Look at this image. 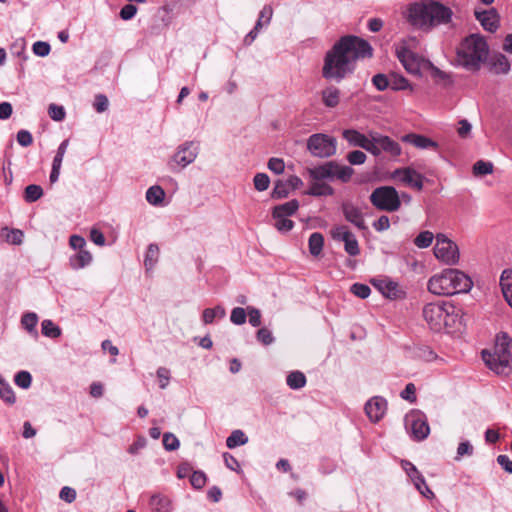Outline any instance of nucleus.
<instances>
[{"instance_id":"f257e3e1","label":"nucleus","mask_w":512,"mask_h":512,"mask_svg":"<svg viewBox=\"0 0 512 512\" xmlns=\"http://www.w3.org/2000/svg\"><path fill=\"white\" fill-rule=\"evenodd\" d=\"M372 55L373 48L368 41L354 35L343 36L326 52L322 76L339 83L354 73L359 59Z\"/></svg>"},{"instance_id":"f03ea898","label":"nucleus","mask_w":512,"mask_h":512,"mask_svg":"<svg viewBox=\"0 0 512 512\" xmlns=\"http://www.w3.org/2000/svg\"><path fill=\"white\" fill-rule=\"evenodd\" d=\"M453 16L452 10L434 0H425L410 4L405 13L407 21L422 31L429 32L433 28L448 24Z\"/></svg>"},{"instance_id":"7ed1b4c3","label":"nucleus","mask_w":512,"mask_h":512,"mask_svg":"<svg viewBox=\"0 0 512 512\" xmlns=\"http://www.w3.org/2000/svg\"><path fill=\"white\" fill-rule=\"evenodd\" d=\"M473 282L464 272L447 268L430 277L427 289L434 295L452 296L459 293H467L471 290Z\"/></svg>"},{"instance_id":"20e7f679","label":"nucleus","mask_w":512,"mask_h":512,"mask_svg":"<svg viewBox=\"0 0 512 512\" xmlns=\"http://www.w3.org/2000/svg\"><path fill=\"white\" fill-rule=\"evenodd\" d=\"M422 315L429 328L435 332L456 328L460 323L459 312L450 302H432L423 307Z\"/></svg>"},{"instance_id":"39448f33","label":"nucleus","mask_w":512,"mask_h":512,"mask_svg":"<svg viewBox=\"0 0 512 512\" xmlns=\"http://www.w3.org/2000/svg\"><path fill=\"white\" fill-rule=\"evenodd\" d=\"M485 364L498 375L509 376L512 373V339L505 332L496 337L494 352L482 351Z\"/></svg>"},{"instance_id":"423d86ee","label":"nucleus","mask_w":512,"mask_h":512,"mask_svg":"<svg viewBox=\"0 0 512 512\" xmlns=\"http://www.w3.org/2000/svg\"><path fill=\"white\" fill-rule=\"evenodd\" d=\"M488 52L489 47L484 37L471 34L461 42L457 49V60L466 69L478 71L481 63L487 59Z\"/></svg>"},{"instance_id":"0eeeda50","label":"nucleus","mask_w":512,"mask_h":512,"mask_svg":"<svg viewBox=\"0 0 512 512\" xmlns=\"http://www.w3.org/2000/svg\"><path fill=\"white\" fill-rule=\"evenodd\" d=\"M371 204L379 211L395 212L401 206L397 190L392 186L375 188L369 196Z\"/></svg>"},{"instance_id":"6e6552de","label":"nucleus","mask_w":512,"mask_h":512,"mask_svg":"<svg viewBox=\"0 0 512 512\" xmlns=\"http://www.w3.org/2000/svg\"><path fill=\"white\" fill-rule=\"evenodd\" d=\"M433 250L436 259L445 265L453 266L458 264L460 259L459 248L445 234L439 233L436 235V243Z\"/></svg>"},{"instance_id":"1a4fd4ad","label":"nucleus","mask_w":512,"mask_h":512,"mask_svg":"<svg viewBox=\"0 0 512 512\" xmlns=\"http://www.w3.org/2000/svg\"><path fill=\"white\" fill-rule=\"evenodd\" d=\"M307 149L315 157H330L336 153V139L323 133L313 134L307 140Z\"/></svg>"},{"instance_id":"9d476101","label":"nucleus","mask_w":512,"mask_h":512,"mask_svg":"<svg viewBox=\"0 0 512 512\" xmlns=\"http://www.w3.org/2000/svg\"><path fill=\"white\" fill-rule=\"evenodd\" d=\"M396 54L405 70L412 75H420L423 70L432 66L429 60L419 56L407 47L398 48Z\"/></svg>"},{"instance_id":"9b49d317","label":"nucleus","mask_w":512,"mask_h":512,"mask_svg":"<svg viewBox=\"0 0 512 512\" xmlns=\"http://www.w3.org/2000/svg\"><path fill=\"white\" fill-rule=\"evenodd\" d=\"M369 136L372 138V145L376 147L375 153H371L373 156L378 157L385 153L392 158H397L401 155L402 148L400 144L391 137L374 131H370Z\"/></svg>"},{"instance_id":"f8f14e48","label":"nucleus","mask_w":512,"mask_h":512,"mask_svg":"<svg viewBox=\"0 0 512 512\" xmlns=\"http://www.w3.org/2000/svg\"><path fill=\"white\" fill-rule=\"evenodd\" d=\"M331 236L336 241L344 242V249L350 256H357L360 248L355 235L345 225H339L331 230Z\"/></svg>"},{"instance_id":"ddd939ff","label":"nucleus","mask_w":512,"mask_h":512,"mask_svg":"<svg viewBox=\"0 0 512 512\" xmlns=\"http://www.w3.org/2000/svg\"><path fill=\"white\" fill-rule=\"evenodd\" d=\"M392 177L405 185L421 191L423 189L424 176L411 167L398 168L392 173Z\"/></svg>"},{"instance_id":"4468645a","label":"nucleus","mask_w":512,"mask_h":512,"mask_svg":"<svg viewBox=\"0 0 512 512\" xmlns=\"http://www.w3.org/2000/svg\"><path fill=\"white\" fill-rule=\"evenodd\" d=\"M198 146L193 142H185L180 145L173 155L172 161L178 166L184 168L191 164L197 157Z\"/></svg>"},{"instance_id":"2eb2a0df","label":"nucleus","mask_w":512,"mask_h":512,"mask_svg":"<svg viewBox=\"0 0 512 512\" xmlns=\"http://www.w3.org/2000/svg\"><path fill=\"white\" fill-rule=\"evenodd\" d=\"M343 137L350 145L360 147L369 153H375L376 147L372 145L373 141L369 135L366 136L354 129H347L343 131Z\"/></svg>"},{"instance_id":"dca6fc26","label":"nucleus","mask_w":512,"mask_h":512,"mask_svg":"<svg viewBox=\"0 0 512 512\" xmlns=\"http://www.w3.org/2000/svg\"><path fill=\"white\" fill-rule=\"evenodd\" d=\"M401 465L403 469L406 471L407 475L413 481L417 490L426 498H432L434 496L433 492L430 490L424 478L416 469V467L412 463L405 460H402Z\"/></svg>"},{"instance_id":"f3484780","label":"nucleus","mask_w":512,"mask_h":512,"mask_svg":"<svg viewBox=\"0 0 512 512\" xmlns=\"http://www.w3.org/2000/svg\"><path fill=\"white\" fill-rule=\"evenodd\" d=\"M387 411V401L383 397L374 396L365 404V413L374 422H379Z\"/></svg>"},{"instance_id":"a211bd4d","label":"nucleus","mask_w":512,"mask_h":512,"mask_svg":"<svg viewBox=\"0 0 512 512\" xmlns=\"http://www.w3.org/2000/svg\"><path fill=\"white\" fill-rule=\"evenodd\" d=\"M371 284L386 298H400L403 292L399 289L398 283L389 278H373Z\"/></svg>"},{"instance_id":"6ab92c4d","label":"nucleus","mask_w":512,"mask_h":512,"mask_svg":"<svg viewBox=\"0 0 512 512\" xmlns=\"http://www.w3.org/2000/svg\"><path fill=\"white\" fill-rule=\"evenodd\" d=\"M475 17L486 31L496 32L500 26V16L495 8L475 11Z\"/></svg>"},{"instance_id":"aec40b11","label":"nucleus","mask_w":512,"mask_h":512,"mask_svg":"<svg viewBox=\"0 0 512 512\" xmlns=\"http://www.w3.org/2000/svg\"><path fill=\"white\" fill-rule=\"evenodd\" d=\"M345 219L352 223L359 230H366L367 226L364 221V215L361 209L353 203L344 202L341 206Z\"/></svg>"},{"instance_id":"412c9836","label":"nucleus","mask_w":512,"mask_h":512,"mask_svg":"<svg viewBox=\"0 0 512 512\" xmlns=\"http://www.w3.org/2000/svg\"><path fill=\"white\" fill-rule=\"evenodd\" d=\"M341 91L334 85H329L321 91V100L325 107L335 108L339 105Z\"/></svg>"},{"instance_id":"4be33fe9","label":"nucleus","mask_w":512,"mask_h":512,"mask_svg":"<svg viewBox=\"0 0 512 512\" xmlns=\"http://www.w3.org/2000/svg\"><path fill=\"white\" fill-rule=\"evenodd\" d=\"M402 141L410 143L419 149H430V148L436 149V148H438V144L435 141H433L432 139H430L426 136L414 134V133H410V134L403 136Z\"/></svg>"},{"instance_id":"5701e85b","label":"nucleus","mask_w":512,"mask_h":512,"mask_svg":"<svg viewBox=\"0 0 512 512\" xmlns=\"http://www.w3.org/2000/svg\"><path fill=\"white\" fill-rule=\"evenodd\" d=\"M336 168L335 161H329L317 167L311 168L308 170L309 175L314 180H323V179H332L333 178V169Z\"/></svg>"},{"instance_id":"b1692460","label":"nucleus","mask_w":512,"mask_h":512,"mask_svg":"<svg viewBox=\"0 0 512 512\" xmlns=\"http://www.w3.org/2000/svg\"><path fill=\"white\" fill-rule=\"evenodd\" d=\"M430 432V427L426 419L418 416L411 422V435L416 440L425 439Z\"/></svg>"},{"instance_id":"393cba45","label":"nucleus","mask_w":512,"mask_h":512,"mask_svg":"<svg viewBox=\"0 0 512 512\" xmlns=\"http://www.w3.org/2000/svg\"><path fill=\"white\" fill-rule=\"evenodd\" d=\"M489 70L494 74H507L510 71V62L505 55L497 54L490 59Z\"/></svg>"},{"instance_id":"a878e982","label":"nucleus","mask_w":512,"mask_h":512,"mask_svg":"<svg viewBox=\"0 0 512 512\" xmlns=\"http://www.w3.org/2000/svg\"><path fill=\"white\" fill-rule=\"evenodd\" d=\"M92 262V255L88 250L77 251L69 258V265L74 270L82 269Z\"/></svg>"},{"instance_id":"bb28decb","label":"nucleus","mask_w":512,"mask_h":512,"mask_svg":"<svg viewBox=\"0 0 512 512\" xmlns=\"http://www.w3.org/2000/svg\"><path fill=\"white\" fill-rule=\"evenodd\" d=\"M299 208V202L292 199L284 204L275 206L272 211V217H289L296 213Z\"/></svg>"},{"instance_id":"cd10ccee","label":"nucleus","mask_w":512,"mask_h":512,"mask_svg":"<svg viewBox=\"0 0 512 512\" xmlns=\"http://www.w3.org/2000/svg\"><path fill=\"white\" fill-rule=\"evenodd\" d=\"M150 508L154 512H171L172 503L171 500L165 495H154L150 499Z\"/></svg>"},{"instance_id":"c85d7f7f","label":"nucleus","mask_w":512,"mask_h":512,"mask_svg":"<svg viewBox=\"0 0 512 512\" xmlns=\"http://www.w3.org/2000/svg\"><path fill=\"white\" fill-rule=\"evenodd\" d=\"M306 194L311 196H331L334 194V189L329 184L316 180V182L309 186Z\"/></svg>"},{"instance_id":"c756f323","label":"nucleus","mask_w":512,"mask_h":512,"mask_svg":"<svg viewBox=\"0 0 512 512\" xmlns=\"http://www.w3.org/2000/svg\"><path fill=\"white\" fill-rule=\"evenodd\" d=\"M165 198L164 190L158 186H151L146 192V200L154 206H159L163 203Z\"/></svg>"},{"instance_id":"7c9ffc66","label":"nucleus","mask_w":512,"mask_h":512,"mask_svg":"<svg viewBox=\"0 0 512 512\" xmlns=\"http://www.w3.org/2000/svg\"><path fill=\"white\" fill-rule=\"evenodd\" d=\"M309 252L313 256H318L322 250L324 245V237L319 232H314L309 237Z\"/></svg>"},{"instance_id":"2f4dec72","label":"nucleus","mask_w":512,"mask_h":512,"mask_svg":"<svg viewBox=\"0 0 512 512\" xmlns=\"http://www.w3.org/2000/svg\"><path fill=\"white\" fill-rule=\"evenodd\" d=\"M160 250L157 244H150L147 248L144 265L147 270H151L159 259Z\"/></svg>"},{"instance_id":"473e14b6","label":"nucleus","mask_w":512,"mask_h":512,"mask_svg":"<svg viewBox=\"0 0 512 512\" xmlns=\"http://www.w3.org/2000/svg\"><path fill=\"white\" fill-rule=\"evenodd\" d=\"M286 382L291 389L297 390L305 386L306 377L300 371H293L287 376Z\"/></svg>"},{"instance_id":"72a5a7b5","label":"nucleus","mask_w":512,"mask_h":512,"mask_svg":"<svg viewBox=\"0 0 512 512\" xmlns=\"http://www.w3.org/2000/svg\"><path fill=\"white\" fill-rule=\"evenodd\" d=\"M248 437L242 430H234L226 440L227 448H235L237 446L245 445Z\"/></svg>"},{"instance_id":"f704fd0d","label":"nucleus","mask_w":512,"mask_h":512,"mask_svg":"<svg viewBox=\"0 0 512 512\" xmlns=\"http://www.w3.org/2000/svg\"><path fill=\"white\" fill-rule=\"evenodd\" d=\"M41 332L44 336L49 338H58L61 335V329L49 319L42 321Z\"/></svg>"},{"instance_id":"c9c22d12","label":"nucleus","mask_w":512,"mask_h":512,"mask_svg":"<svg viewBox=\"0 0 512 512\" xmlns=\"http://www.w3.org/2000/svg\"><path fill=\"white\" fill-rule=\"evenodd\" d=\"M225 316V309L222 306L214 308H207L202 313V320L205 324H211L215 318H223Z\"/></svg>"},{"instance_id":"e433bc0d","label":"nucleus","mask_w":512,"mask_h":512,"mask_svg":"<svg viewBox=\"0 0 512 512\" xmlns=\"http://www.w3.org/2000/svg\"><path fill=\"white\" fill-rule=\"evenodd\" d=\"M390 88L394 91H401L411 88L409 81L397 73L390 74Z\"/></svg>"},{"instance_id":"4c0bfd02","label":"nucleus","mask_w":512,"mask_h":512,"mask_svg":"<svg viewBox=\"0 0 512 512\" xmlns=\"http://www.w3.org/2000/svg\"><path fill=\"white\" fill-rule=\"evenodd\" d=\"M43 196V189L41 186L36 184L28 185L25 188L24 199L26 202L32 203L37 201Z\"/></svg>"},{"instance_id":"58836bf2","label":"nucleus","mask_w":512,"mask_h":512,"mask_svg":"<svg viewBox=\"0 0 512 512\" xmlns=\"http://www.w3.org/2000/svg\"><path fill=\"white\" fill-rule=\"evenodd\" d=\"M37 323L38 316L33 312L26 313L22 316L21 324L30 334H37Z\"/></svg>"},{"instance_id":"ea45409f","label":"nucleus","mask_w":512,"mask_h":512,"mask_svg":"<svg viewBox=\"0 0 512 512\" xmlns=\"http://www.w3.org/2000/svg\"><path fill=\"white\" fill-rule=\"evenodd\" d=\"M333 172H334L333 178H337L340 181L346 183V182L350 181V179L354 173V170L350 166H342V165H339L338 163H336V168L333 169Z\"/></svg>"},{"instance_id":"a19ab883","label":"nucleus","mask_w":512,"mask_h":512,"mask_svg":"<svg viewBox=\"0 0 512 512\" xmlns=\"http://www.w3.org/2000/svg\"><path fill=\"white\" fill-rule=\"evenodd\" d=\"M500 286L505 299L508 298V294L512 293V270L507 269L502 272Z\"/></svg>"},{"instance_id":"79ce46f5","label":"nucleus","mask_w":512,"mask_h":512,"mask_svg":"<svg viewBox=\"0 0 512 512\" xmlns=\"http://www.w3.org/2000/svg\"><path fill=\"white\" fill-rule=\"evenodd\" d=\"M434 235L432 232L426 230L420 232L414 239V245L418 248H427L432 244Z\"/></svg>"},{"instance_id":"37998d69","label":"nucleus","mask_w":512,"mask_h":512,"mask_svg":"<svg viewBox=\"0 0 512 512\" xmlns=\"http://www.w3.org/2000/svg\"><path fill=\"white\" fill-rule=\"evenodd\" d=\"M493 172V164L488 161L479 160L473 165L475 176H484Z\"/></svg>"},{"instance_id":"c03bdc74","label":"nucleus","mask_w":512,"mask_h":512,"mask_svg":"<svg viewBox=\"0 0 512 512\" xmlns=\"http://www.w3.org/2000/svg\"><path fill=\"white\" fill-rule=\"evenodd\" d=\"M7 231L5 234V239L8 243L13 245H20L23 241L24 234L19 229L8 230L7 228H2V232Z\"/></svg>"},{"instance_id":"a18cd8bd","label":"nucleus","mask_w":512,"mask_h":512,"mask_svg":"<svg viewBox=\"0 0 512 512\" xmlns=\"http://www.w3.org/2000/svg\"><path fill=\"white\" fill-rule=\"evenodd\" d=\"M289 187L288 184L282 180L276 181L273 191H272V198L275 199H281L287 197L289 194Z\"/></svg>"},{"instance_id":"49530a36","label":"nucleus","mask_w":512,"mask_h":512,"mask_svg":"<svg viewBox=\"0 0 512 512\" xmlns=\"http://www.w3.org/2000/svg\"><path fill=\"white\" fill-rule=\"evenodd\" d=\"M14 382L18 387L28 389L32 382L31 374L28 371H20L15 375Z\"/></svg>"},{"instance_id":"de8ad7c7","label":"nucleus","mask_w":512,"mask_h":512,"mask_svg":"<svg viewBox=\"0 0 512 512\" xmlns=\"http://www.w3.org/2000/svg\"><path fill=\"white\" fill-rule=\"evenodd\" d=\"M372 83L378 91H384L390 87V75L376 74L372 78Z\"/></svg>"},{"instance_id":"09e8293b","label":"nucleus","mask_w":512,"mask_h":512,"mask_svg":"<svg viewBox=\"0 0 512 512\" xmlns=\"http://www.w3.org/2000/svg\"><path fill=\"white\" fill-rule=\"evenodd\" d=\"M254 187L258 191H265L270 184L269 176L265 173H257L253 179Z\"/></svg>"},{"instance_id":"8fccbe9b","label":"nucleus","mask_w":512,"mask_h":512,"mask_svg":"<svg viewBox=\"0 0 512 512\" xmlns=\"http://www.w3.org/2000/svg\"><path fill=\"white\" fill-rule=\"evenodd\" d=\"M273 218L276 220L274 226L279 232L286 233V232H289L290 230H292L294 227V222L292 220L288 219V217H273Z\"/></svg>"},{"instance_id":"3c124183","label":"nucleus","mask_w":512,"mask_h":512,"mask_svg":"<svg viewBox=\"0 0 512 512\" xmlns=\"http://www.w3.org/2000/svg\"><path fill=\"white\" fill-rule=\"evenodd\" d=\"M346 158L351 165H361L365 163L367 156L360 150H354L349 152Z\"/></svg>"},{"instance_id":"603ef678","label":"nucleus","mask_w":512,"mask_h":512,"mask_svg":"<svg viewBox=\"0 0 512 512\" xmlns=\"http://www.w3.org/2000/svg\"><path fill=\"white\" fill-rule=\"evenodd\" d=\"M351 292L361 298V299H365L367 297H369L370 293H371V289L368 285L366 284H362V283H355L351 286Z\"/></svg>"},{"instance_id":"864d4df0","label":"nucleus","mask_w":512,"mask_h":512,"mask_svg":"<svg viewBox=\"0 0 512 512\" xmlns=\"http://www.w3.org/2000/svg\"><path fill=\"white\" fill-rule=\"evenodd\" d=\"M246 311L244 308L236 307L232 310L230 320L236 325H242L246 321Z\"/></svg>"},{"instance_id":"5fc2aeb1","label":"nucleus","mask_w":512,"mask_h":512,"mask_svg":"<svg viewBox=\"0 0 512 512\" xmlns=\"http://www.w3.org/2000/svg\"><path fill=\"white\" fill-rule=\"evenodd\" d=\"M206 475L201 471H194L190 477L191 485L196 489H201L206 484Z\"/></svg>"},{"instance_id":"6e6d98bb","label":"nucleus","mask_w":512,"mask_h":512,"mask_svg":"<svg viewBox=\"0 0 512 512\" xmlns=\"http://www.w3.org/2000/svg\"><path fill=\"white\" fill-rule=\"evenodd\" d=\"M157 378L159 381V387L165 389L170 382V370L166 367H159L157 369Z\"/></svg>"},{"instance_id":"4d7b16f0","label":"nucleus","mask_w":512,"mask_h":512,"mask_svg":"<svg viewBox=\"0 0 512 512\" xmlns=\"http://www.w3.org/2000/svg\"><path fill=\"white\" fill-rule=\"evenodd\" d=\"M48 114L51 119L55 121H62L65 118V110L62 106L56 104H50L48 108Z\"/></svg>"},{"instance_id":"13d9d810","label":"nucleus","mask_w":512,"mask_h":512,"mask_svg":"<svg viewBox=\"0 0 512 512\" xmlns=\"http://www.w3.org/2000/svg\"><path fill=\"white\" fill-rule=\"evenodd\" d=\"M400 396L401 398L409 401L410 403H415L417 399L415 385L413 383H408L405 386L404 390L401 392Z\"/></svg>"},{"instance_id":"bf43d9fd","label":"nucleus","mask_w":512,"mask_h":512,"mask_svg":"<svg viewBox=\"0 0 512 512\" xmlns=\"http://www.w3.org/2000/svg\"><path fill=\"white\" fill-rule=\"evenodd\" d=\"M268 168L275 174H282L285 169L284 161L281 158H270L268 161Z\"/></svg>"},{"instance_id":"052dcab7","label":"nucleus","mask_w":512,"mask_h":512,"mask_svg":"<svg viewBox=\"0 0 512 512\" xmlns=\"http://www.w3.org/2000/svg\"><path fill=\"white\" fill-rule=\"evenodd\" d=\"M2 401L8 404H14L16 402V396L13 389L9 384L2 381Z\"/></svg>"},{"instance_id":"680f3d73","label":"nucleus","mask_w":512,"mask_h":512,"mask_svg":"<svg viewBox=\"0 0 512 512\" xmlns=\"http://www.w3.org/2000/svg\"><path fill=\"white\" fill-rule=\"evenodd\" d=\"M32 50L35 55L45 57L50 53V45L47 42L37 41L33 44Z\"/></svg>"},{"instance_id":"e2e57ef3","label":"nucleus","mask_w":512,"mask_h":512,"mask_svg":"<svg viewBox=\"0 0 512 512\" xmlns=\"http://www.w3.org/2000/svg\"><path fill=\"white\" fill-rule=\"evenodd\" d=\"M109 105L108 98L104 94H98L95 96V100L93 103L94 109L98 113H102L107 110Z\"/></svg>"},{"instance_id":"0e129e2a","label":"nucleus","mask_w":512,"mask_h":512,"mask_svg":"<svg viewBox=\"0 0 512 512\" xmlns=\"http://www.w3.org/2000/svg\"><path fill=\"white\" fill-rule=\"evenodd\" d=\"M137 7L133 4H126L120 10V17L122 20L127 21L132 19L137 13Z\"/></svg>"},{"instance_id":"69168bd1","label":"nucleus","mask_w":512,"mask_h":512,"mask_svg":"<svg viewBox=\"0 0 512 512\" xmlns=\"http://www.w3.org/2000/svg\"><path fill=\"white\" fill-rule=\"evenodd\" d=\"M257 340L264 345H269L274 341L272 333L267 328H260L256 334Z\"/></svg>"},{"instance_id":"338daca9","label":"nucleus","mask_w":512,"mask_h":512,"mask_svg":"<svg viewBox=\"0 0 512 512\" xmlns=\"http://www.w3.org/2000/svg\"><path fill=\"white\" fill-rule=\"evenodd\" d=\"M273 15V9L270 5H265L259 13V18L257 21H261L262 27L264 25H268L271 21Z\"/></svg>"},{"instance_id":"774afa93","label":"nucleus","mask_w":512,"mask_h":512,"mask_svg":"<svg viewBox=\"0 0 512 512\" xmlns=\"http://www.w3.org/2000/svg\"><path fill=\"white\" fill-rule=\"evenodd\" d=\"M17 141L23 147H28L33 142V137L31 133L27 130H20L17 133Z\"/></svg>"}]
</instances>
